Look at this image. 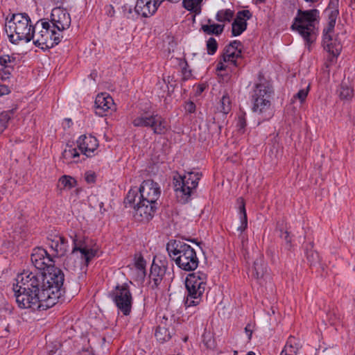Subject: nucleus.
<instances>
[{"label":"nucleus","instance_id":"38","mask_svg":"<svg viewBox=\"0 0 355 355\" xmlns=\"http://www.w3.org/2000/svg\"><path fill=\"white\" fill-rule=\"evenodd\" d=\"M60 183L64 188L71 189L76 184V181L74 178L68 175H63L59 180Z\"/></svg>","mask_w":355,"mask_h":355},{"label":"nucleus","instance_id":"44","mask_svg":"<svg viewBox=\"0 0 355 355\" xmlns=\"http://www.w3.org/2000/svg\"><path fill=\"white\" fill-rule=\"evenodd\" d=\"M309 90V85L306 89H302L293 96L294 98L300 100V103H303L307 97Z\"/></svg>","mask_w":355,"mask_h":355},{"label":"nucleus","instance_id":"37","mask_svg":"<svg viewBox=\"0 0 355 355\" xmlns=\"http://www.w3.org/2000/svg\"><path fill=\"white\" fill-rule=\"evenodd\" d=\"M146 262L141 255L135 257V266L138 270L139 273L141 276L146 275Z\"/></svg>","mask_w":355,"mask_h":355},{"label":"nucleus","instance_id":"42","mask_svg":"<svg viewBox=\"0 0 355 355\" xmlns=\"http://www.w3.org/2000/svg\"><path fill=\"white\" fill-rule=\"evenodd\" d=\"M207 50L209 55H214L218 49V43L215 38L209 37L207 41Z\"/></svg>","mask_w":355,"mask_h":355},{"label":"nucleus","instance_id":"48","mask_svg":"<svg viewBox=\"0 0 355 355\" xmlns=\"http://www.w3.org/2000/svg\"><path fill=\"white\" fill-rule=\"evenodd\" d=\"M96 180V175L94 173H92L91 171L87 172L85 174V180L88 183H92L94 182Z\"/></svg>","mask_w":355,"mask_h":355},{"label":"nucleus","instance_id":"9","mask_svg":"<svg viewBox=\"0 0 355 355\" xmlns=\"http://www.w3.org/2000/svg\"><path fill=\"white\" fill-rule=\"evenodd\" d=\"M200 175L198 173L189 172L183 175L173 178V187L178 200L182 204L187 203L191 194L198 185Z\"/></svg>","mask_w":355,"mask_h":355},{"label":"nucleus","instance_id":"30","mask_svg":"<svg viewBox=\"0 0 355 355\" xmlns=\"http://www.w3.org/2000/svg\"><path fill=\"white\" fill-rule=\"evenodd\" d=\"M338 3L339 0H330L329 6L326 9V12L328 15V23L336 24L339 15Z\"/></svg>","mask_w":355,"mask_h":355},{"label":"nucleus","instance_id":"43","mask_svg":"<svg viewBox=\"0 0 355 355\" xmlns=\"http://www.w3.org/2000/svg\"><path fill=\"white\" fill-rule=\"evenodd\" d=\"M247 125L246 123V119H245V114H242L238 116V120L236 123V127L238 128V130L241 133H243L245 130V127Z\"/></svg>","mask_w":355,"mask_h":355},{"label":"nucleus","instance_id":"1","mask_svg":"<svg viewBox=\"0 0 355 355\" xmlns=\"http://www.w3.org/2000/svg\"><path fill=\"white\" fill-rule=\"evenodd\" d=\"M64 275L58 268L48 273L24 271L13 286L16 302L21 309L46 310L58 302L65 293Z\"/></svg>","mask_w":355,"mask_h":355},{"label":"nucleus","instance_id":"27","mask_svg":"<svg viewBox=\"0 0 355 355\" xmlns=\"http://www.w3.org/2000/svg\"><path fill=\"white\" fill-rule=\"evenodd\" d=\"M300 347V345L297 339L293 336H290L280 355H297Z\"/></svg>","mask_w":355,"mask_h":355},{"label":"nucleus","instance_id":"2","mask_svg":"<svg viewBox=\"0 0 355 355\" xmlns=\"http://www.w3.org/2000/svg\"><path fill=\"white\" fill-rule=\"evenodd\" d=\"M161 193L157 182L151 180H144L139 191L130 189L124 200L125 207L134 209V218L137 221H148L154 216L157 208V200Z\"/></svg>","mask_w":355,"mask_h":355},{"label":"nucleus","instance_id":"16","mask_svg":"<svg viewBox=\"0 0 355 355\" xmlns=\"http://www.w3.org/2000/svg\"><path fill=\"white\" fill-rule=\"evenodd\" d=\"M31 259L34 266L39 270H44L46 267L51 266L53 262L52 256L42 248L34 250Z\"/></svg>","mask_w":355,"mask_h":355},{"label":"nucleus","instance_id":"36","mask_svg":"<svg viewBox=\"0 0 355 355\" xmlns=\"http://www.w3.org/2000/svg\"><path fill=\"white\" fill-rule=\"evenodd\" d=\"M12 114V110L4 111L0 114V134L7 128L8 123Z\"/></svg>","mask_w":355,"mask_h":355},{"label":"nucleus","instance_id":"26","mask_svg":"<svg viewBox=\"0 0 355 355\" xmlns=\"http://www.w3.org/2000/svg\"><path fill=\"white\" fill-rule=\"evenodd\" d=\"M224 28V24H215L211 19H208L207 24L202 25L201 30L207 35L218 36L223 33Z\"/></svg>","mask_w":355,"mask_h":355},{"label":"nucleus","instance_id":"53","mask_svg":"<svg viewBox=\"0 0 355 355\" xmlns=\"http://www.w3.org/2000/svg\"><path fill=\"white\" fill-rule=\"evenodd\" d=\"M266 0H256V3H264Z\"/></svg>","mask_w":355,"mask_h":355},{"label":"nucleus","instance_id":"24","mask_svg":"<svg viewBox=\"0 0 355 355\" xmlns=\"http://www.w3.org/2000/svg\"><path fill=\"white\" fill-rule=\"evenodd\" d=\"M80 154L76 147L67 144L62 153V159L64 163L78 162Z\"/></svg>","mask_w":355,"mask_h":355},{"label":"nucleus","instance_id":"25","mask_svg":"<svg viewBox=\"0 0 355 355\" xmlns=\"http://www.w3.org/2000/svg\"><path fill=\"white\" fill-rule=\"evenodd\" d=\"M155 114H150L148 112L141 113L132 120V124L137 128H149L153 123Z\"/></svg>","mask_w":355,"mask_h":355},{"label":"nucleus","instance_id":"10","mask_svg":"<svg viewBox=\"0 0 355 355\" xmlns=\"http://www.w3.org/2000/svg\"><path fill=\"white\" fill-rule=\"evenodd\" d=\"M70 237L72 239L73 248L68 259H72L79 253L82 262L87 266L92 259L98 256V247H93L81 234L73 232Z\"/></svg>","mask_w":355,"mask_h":355},{"label":"nucleus","instance_id":"15","mask_svg":"<svg viewBox=\"0 0 355 355\" xmlns=\"http://www.w3.org/2000/svg\"><path fill=\"white\" fill-rule=\"evenodd\" d=\"M48 245L52 250L53 257H62L69 249L68 241L61 235H50L48 236Z\"/></svg>","mask_w":355,"mask_h":355},{"label":"nucleus","instance_id":"54","mask_svg":"<svg viewBox=\"0 0 355 355\" xmlns=\"http://www.w3.org/2000/svg\"><path fill=\"white\" fill-rule=\"evenodd\" d=\"M204 89V87L202 86H199L198 87V90L200 92H202Z\"/></svg>","mask_w":355,"mask_h":355},{"label":"nucleus","instance_id":"33","mask_svg":"<svg viewBox=\"0 0 355 355\" xmlns=\"http://www.w3.org/2000/svg\"><path fill=\"white\" fill-rule=\"evenodd\" d=\"M234 16V11L231 9H222L217 12L216 19L220 23L230 22Z\"/></svg>","mask_w":355,"mask_h":355},{"label":"nucleus","instance_id":"22","mask_svg":"<svg viewBox=\"0 0 355 355\" xmlns=\"http://www.w3.org/2000/svg\"><path fill=\"white\" fill-rule=\"evenodd\" d=\"M154 116L153 123L149 128H151L153 133L155 135L165 134L169 128L167 121L157 114H155Z\"/></svg>","mask_w":355,"mask_h":355},{"label":"nucleus","instance_id":"6","mask_svg":"<svg viewBox=\"0 0 355 355\" xmlns=\"http://www.w3.org/2000/svg\"><path fill=\"white\" fill-rule=\"evenodd\" d=\"M33 27L27 14L17 13L7 20L5 31L10 42L17 44L19 41L28 42L31 40Z\"/></svg>","mask_w":355,"mask_h":355},{"label":"nucleus","instance_id":"51","mask_svg":"<svg viewBox=\"0 0 355 355\" xmlns=\"http://www.w3.org/2000/svg\"><path fill=\"white\" fill-rule=\"evenodd\" d=\"M248 327H249V325L245 327V331L248 334L249 339H250L251 336H252V331L249 329Z\"/></svg>","mask_w":355,"mask_h":355},{"label":"nucleus","instance_id":"49","mask_svg":"<svg viewBox=\"0 0 355 355\" xmlns=\"http://www.w3.org/2000/svg\"><path fill=\"white\" fill-rule=\"evenodd\" d=\"M280 236H281L282 239L285 240L287 243H291V237H290V234H289V232L288 231H285L284 232H282Z\"/></svg>","mask_w":355,"mask_h":355},{"label":"nucleus","instance_id":"19","mask_svg":"<svg viewBox=\"0 0 355 355\" xmlns=\"http://www.w3.org/2000/svg\"><path fill=\"white\" fill-rule=\"evenodd\" d=\"M114 109V101L106 93L98 94L95 99V112L97 115L103 116L107 115L110 110Z\"/></svg>","mask_w":355,"mask_h":355},{"label":"nucleus","instance_id":"20","mask_svg":"<svg viewBox=\"0 0 355 355\" xmlns=\"http://www.w3.org/2000/svg\"><path fill=\"white\" fill-rule=\"evenodd\" d=\"M136 12L143 17H148L156 12L152 0H137L135 5Z\"/></svg>","mask_w":355,"mask_h":355},{"label":"nucleus","instance_id":"28","mask_svg":"<svg viewBox=\"0 0 355 355\" xmlns=\"http://www.w3.org/2000/svg\"><path fill=\"white\" fill-rule=\"evenodd\" d=\"M324 49L329 52V55L327 58V67L334 62H336L337 57L340 55L342 46L339 43H335L333 44L324 45Z\"/></svg>","mask_w":355,"mask_h":355},{"label":"nucleus","instance_id":"11","mask_svg":"<svg viewBox=\"0 0 355 355\" xmlns=\"http://www.w3.org/2000/svg\"><path fill=\"white\" fill-rule=\"evenodd\" d=\"M110 297L114 304L124 315H128L132 309L133 297L130 286L124 283L116 285L110 292Z\"/></svg>","mask_w":355,"mask_h":355},{"label":"nucleus","instance_id":"35","mask_svg":"<svg viewBox=\"0 0 355 355\" xmlns=\"http://www.w3.org/2000/svg\"><path fill=\"white\" fill-rule=\"evenodd\" d=\"M155 336L156 339L163 343L169 340L171 338V333L165 327L158 326L155 330Z\"/></svg>","mask_w":355,"mask_h":355},{"label":"nucleus","instance_id":"31","mask_svg":"<svg viewBox=\"0 0 355 355\" xmlns=\"http://www.w3.org/2000/svg\"><path fill=\"white\" fill-rule=\"evenodd\" d=\"M217 110L223 114H227L232 110V101L229 94L225 92L220 100Z\"/></svg>","mask_w":355,"mask_h":355},{"label":"nucleus","instance_id":"13","mask_svg":"<svg viewBox=\"0 0 355 355\" xmlns=\"http://www.w3.org/2000/svg\"><path fill=\"white\" fill-rule=\"evenodd\" d=\"M50 26L62 34L71 24V17L67 11L61 8H55L51 14Z\"/></svg>","mask_w":355,"mask_h":355},{"label":"nucleus","instance_id":"7","mask_svg":"<svg viewBox=\"0 0 355 355\" xmlns=\"http://www.w3.org/2000/svg\"><path fill=\"white\" fill-rule=\"evenodd\" d=\"M63 35L50 26V22L39 20L33 27L31 40L42 50H47L58 45Z\"/></svg>","mask_w":355,"mask_h":355},{"label":"nucleus","instance_id":"17","mask_svg":"<svg viewBox=\"0 0 355 355\" xmlns=\"http://www.w3.org/2000/svg\"><path fill=\"white\" fill-rule=\"evenodd\" d=\"M252 17V13L248 10H240L236 13V17L232 24V36H239L247 28V20Z\"/></svg>","mask_w":355,"mask_h":355},{"label":"nucleus","instance_id":"45","mask_svg":"<svg viewBox=\"0 0 355 355\" xmlns=\"http://www.w3.org/2000/svg\"><path fill=\"white\" fill-rule=\"evenodd\" d=\"M12 70H13V67H8V68L1 67V78L3 80H6L10 78V76Z\"/></svg>","mask_w":355,"mask_h":355},{"label":"nucleus","instance_id":"3","mask_svg":"<svg viewBox=\"0 0 355 355\" xmlns=\"http://www.w3.org/2000/svg\"><path fill=\"white\" fill-rule=\"evenodd\" d=\"M274 93L271 83L259 75L250 94L252 112L262 121L269 120L273 116L271 99Z\"/></svg>","mask_w":355,"mask_h":355},{"label":"nucleus","instance_id":"50","mask_svg":"<svg viewBox=\"0 0 355 355\" xmlns=\"http://www.w3.org/2000/svg\"><path fill=\"white\" fill-rule=\"evenodd\" d=\"M10 93V89L8 86L0 85V96Z\"/></svg>","mask_w":355,"mask_h":355},{"label":"nucleus","instance_id":"41","mask_svg":"<svg viewBox=\"0 0 355 355\" xmlns=\"http://www.w3.org/2000/svg\"><path fill=\"white\" fill-rule=\"evenodd\" d=\"M306 258L311 266L315 265L320 261V256L318 253L313 250H306Z\"/></svg>","mask_w":355,"mask_h":355},{"label":"nucleus","instance_id":"34","mask_svg":"<svg viewBox=\"0 0 355 355\" xmlns=\"http://www.w3.org/2000/svg\"><path fill=\"white\" fill-rule=\"evenodd\" d=\"M335 25L334 24L327 23V26L323 30V44H333L336 43L333 42V34L334 32Z\"/></svg>","mask_w":355,"mask_h":355},{"label":"nucleus","instance_id":"21","mask_svg":"<svg viewBox=\"0 0 355 355\" xmlns=\"http://www.w3.org/2000/svg\"><path fill=\"white\" fill-rule=\"evenodd\" d=\"M239 203V215L241 221V225L237 227V230L241 232L240 238L243 243L245 239V236L243 234V232L248 227V217L245 209V205L243 198H239L237 199Z\"/></svg>","mask_w":355,"mask_h":355},{"label":"nucleus","instance_id":"4","mask_svg":"<svg viewBox=\"0 0 355 355\" xmlns=\"http://www.w3.org/2000/svg\"><path fill=\"white\" fill-rule=\"evenodd\" d=\"M320 12L317 9L302 10L298 9L293 19L291 29L297 31L304 39L305 45L309 49L317 37L316 23L318 22Z\"/></svg>","mask_w":355,"mask_h":355},{"label":"nucleus","instance_id":"39","mask_svg":"<svg viewBox=\"0 0 355 355\" xmlns=\"http://www.w3.org/2000/svg\"><path fill=\"white\" fill-rule=\"evenodd\" d=\"M15 62V58L9 55H3L0 56V66L1 67H13Z\"/></svg>","mask_w":355,"mask_h":355},{"label":"nucleus","instance_id":"32","mask_svg":"<svg viewBox=\"0 0 355 355\" xmlns=\"http://www.w3.org/2000/svg\"><path fill=\"white\" fill-rule=\"evenodd\" d=\"M203 0H182V6L188 11L196 14L201 12V4Z\"/></svg>","mask_w":355,"mask_h":355},{"label":"nucleus","instance_id":"18","mask_svg":"<svg viewBox=\"0 0 355 355\" xmlns=\"http://www.w3.org/2000/svg\"><path fill=\"white\" fill-rule=\"evenodd\" d=\"M78 150L87 157L92 156V154L98 146V141L95 137L92 135H81L77 140Z\"/></svg>","mask_w":355,"mask_h":355},{"label":"nucleus","instance_id":"8","mask_svg":"<svg viewBox=\"0 0 355 355\" xmlns=\"http://www.w3.org/2000/svg\"><path fill=\"white\" fill-rule=\"evenodd\" d=\"M207 281V275L202 271L192 272L187 275L185 280L187 293L184 300L186 307L196 306L202 302Z\"/></svg>","mask_w":355,"mask_h":355},{"label":"nucleus","instance_id":"47","mask_svg":"<svg viewBox=\"0 0 355 355\" xmlns=\"http://www.w3.org/2000/svg\"><path fill=\"white\" fill-rule=\"evenodd\" d=\"M227 47H232L235 50H241L243 45L242 43L239 40H234L233 42H230L228 45L226 46Z\"/></svg>","mask_w":355,"mask_h":355},{"label":"nucleus","instance_id":"5","mask_svg":"<svg viewBox=\"0 0 355 355\" xmlns=\"http://www.w3.org/2000/svg\"><path fill=\"white\" fill-rule=\"evenodd\" d=\"M166 250L173 261L182 270L193 271L199 264L196 250L189 244L171 240L166 244Z\"/></svg>","mask_w":355,"mask_h":355},{"label":"nucleus","instance_id":"55","mask_svg":"<svg viewBox=\"0 0 355 355\" xmlns=\"http://www.w3.org/2000/svg\"><path fill=\"white\" fill-rule=\"evenodd\" d=\"M247 355H256V354L254 352L250 351L248 352Z\"/></svg>","mask_w":355,"mask_h":355},{"label":"nucleus","instance_id":"29","mask_svg":"<svg viewBox=\"0 0 355 355\" xmlns=\"http://www.w3.org/2000/svg\"><path fill=\"white\" fill-rule=\"evenodd\" d=\"M267 272V266L264 263L261 257L257 259L254 261L252 267V276L257 279H261L263 277Z\"/></svg>","mask_w":355,"mask_h":355},{"label":"nucleus","instance_id":"52","mask_svg":"<svg viewBox=\"0 0 355 355\" xmlns=\"http://www.w3.org/2000/svg\"><path fill=\"white\" fill-rule=\"evenodd\" d=\"M304 1L307 3H318L320 0H304Z\"/></svg>","mask_w":355,"mask_h":355},{"label":"nucleus","instance_id":"12","mask_svg":"<svg viewBox=\"0 0 355 355\" xmlns=\"http://www.w3.org/2000/svg\"><path fill=\"white\" fill-rule=\"evenodd\" d=\"M168 265V261L166 257L160 255L155 257L149 275L150 282L153 284V288H157L162 284L166 273Z\"/></svg>","mask_w":355,"mask_h":355},{"label":"nucleus","instance_id":"40","mask_svg":"<svg viewBox=\"0 0 355 355\" xmlns=\"http://www.w3.org/2000/svg\"><path fill=\"white\" fill-rule=\"evenodd\" d=\"M123 12L125 17L132 20H136L140 15L136 12V9L134 10L130 6H124L123 7Z\"/></svg>","mask_w":355,"mask_h":355},{"label":"nucleus","instance_id":"23","mask_svg":"<svg viewBox=\"0 0 355 355\" xmlns=\"http://www.w3.org/2000/svg\"><path fill=\"white\" fill-rule=\"evenodd\" d=\"M338 94L342 100L349 101L354 94L352 83L349 80H343L338 89Z\"/></svg>","mask_w":355,"mask_h":355},{"label":"nucleus","instance_id":"46","mask_svg":"<svg viewBox=\"0 0 355 355\" xmlns=\"http://www.w3.org/2000/svg\"><path fill=\"white\" fill-rule=\"evenodd\" d=\"M184 110L189 114L194 113L196 112V105L193 101H187L184 105Z\"/></svg>","mask_w":355,"mask_h":355},{"label":"nucleus","instance_id":"14","mask_svg":"<svg viewBox=\"0 0 355 355\" xmlns=\"http://www.w3.org/2000/svg\"><path fill=\"white\" fill-rule=\"evenodd\" d=\"M241 55L242 51L225 46L223 55L217 63L216 70L219 71L225 70L227 67L226 63L231 64L236 67H240V60L242 58Z\"/></svg>","mask_w":355,"mask_h":355}]
</instances>
